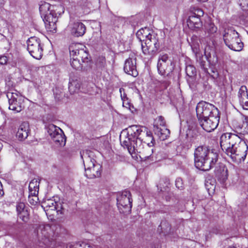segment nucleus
Segmentation results:
<instances>
[{
	"mask_svg": "<svg viewBox=\"0 0 248 248\" xmlns=\"http://www.w3.org/2000/svg\"><path fill=\"white\" fill-rule=\"evenodd\" d=\"M218 157V154L210 150L208 146H199L194 150L195 166L203 171H208L215 167V172L217 176L227 178V169L223 164L217 163Z\"/></svg>",
	"mask_w": 248,
	"mask_h": 248,
	"instance_id": "obj_1",
	"label": "nucleus"
},
{
	"mask_svg": "<svg viewBox=\"0 0 248 248\" xmlns=\"http://www.w3.org/2000/svg\"><path fill=\"white\" fill-rule=\"evenodd\" d=\"M70 64L77 70H87L90 67V57L86 46L81 44H72L69 47Z\"/></svg>",
	"mask_w": 248,
	"mask_h": 248,
	"instance_id": "obj_2",
	"label": "nucleus"
},
{
	"mask_svg": "<svg viewBox=\"0 0 248 248\" xmlns=\"http://www.w3.org/2000/svg\"><path fill=\"white\" fill-rule=\"evenodd\" d=\"M146 127L140 125H132L129 126L126 130L127 135L124 137L120 136V140L121 145L128 151L130 148H133L141 142L142 138L144 137L146 131Z\"/></svg>",
	"mask_w": 248,
	"mask_h": 248,
	"instance_id": "obj_3",
	"label": "nucleus"
},
{
	"mask_svg": "<svg viewBox=\"0 0 248 248\" xmlns=\"http://www.w3.org/2000/svg\"><path fill=\"white\" fill-rule=\"evenodd\" d=\"M244 134L239 135L232 133L223 134L220 138V145L222 150L228 154L231 150L244 140Z\"/></svg>",
	"mask_w": 248,
	"mask_h": 248,
	"instance_id": "obj_4",
	"label": "nucleus"
},
{
	"mask_svg": "<svg viewBox=\"0 0 248 248\" xmlns=\"http://www.w3.org/2000/svg\"><path fill=\"white\" fill-rule=\"evenodd\" d=\"M144 36L145 39L141 43L142 52L144 55L152 58L157 53L160 48L159 40L156 35L150 33L143 36V37Z\"/></svg>",
	"mask_w": 248,
	"mask_h": 248,
	"instance_id": "obj_5",
	"label": "nucleus"
},
{
	"mask_svg": "<svg viewBox=\"0 0 248 248\" xmlns=\"http://www.w3.org/2000/svg\"><path fill=\"white\" fill-rule=\"evenodd\" d=\"M223 39L226 45L231 49L240 51L243 47V43L239 38L238 33L233 29H225Z\"/></svg>",
	"mask_w": 248,
	"mask_h": 248,
	"instance_id": "obj_6",
	"label": "nucleus"
},
{
	"mask_svg": "<svg viewBox=\"0 0 248 248\" xmlns=\"http://www.w3.org/2000/svg\"><path fill=\"white\" fill-rule=\"evenodd\" d=\"M154 146L143 145L140 142L133 148H130L128 152L131 154L140 153V156L142 160L147 161L149 163H152L157 161V158L153 154L154 153Z\"/></svg>",
	"mask_w": 248,
	"mask_h": 248,
	"instance_id": "obj_7",
	"label": "nucleus"
},
{
	"mask_svg": "<svg viewBox=\"0 0 248 248\" xmlns=\"http://www.w3.org/2000/svg\"><path fill=\"white\" fill-rule=\"evenodd\" d=\"M196 113L198 120L219 114L218 109L213 104L201 101L196 107Z\"/></svg>",
	"mask_w": 248,
	"mask_h": 248,
	"instance_id": "obj_8",
	"label": "nucleus"
},
{
	"mask_svg": "<svg viewBox=\"0 0 248 248\" xmlns=\"http://www.w3.org/2000/svg\"><path fill=\"white\" fill-rule=\"evenodd\" d=\"M27 50L30 55L37 60L42 58L43 52V45L41 40L36 37H31L27 41Z\"/></svg>",
	"mask_w": 248,
	"mask_h": 248,
	"instance_id": "obj_9",
	"label": "nucleus"
},
{
	"mask_svg": "<svg viewBox=\"0 0 248 248\" xmlns=\"http://www.w3.org/2000/svg\"><path fill=\"white\" fill-rule=\"evenodd\" d=\"M172 61L167 54H160L158 57L157 70L160 75L170 76L174 69Z\"/></svg>",
	"mask_w": 248,
	"mask_h": 248,
	"instance_id": "obj_10",
	"label": "nucleus"
},
{
	"mask_svg": "<svg viewBox=\"0 0 248 248\" xmlns=\"http://www.w3.org/2000/svg\"><path fill=\"white\" fill-rule=\"evenodd\" d=\"M6 96L8 99L9 109L14 113H18L24 108L23 100L17 92H8Z\"/></svg>",
	"mask_w": 248,
	"mask_h": 248,
	"instance_id": "obj_11",
	"label": "nucleus"
},
{
	"mask_svg": "<svg viewBox=\"0 0 248 248\" xmlns=\"http://www.w3.org/2000/svg\"><path fill=\"white\" fill-rule=\"evenodd\" d=\"M117 206L120 212L126 213L131 211L132 206V200L129 191H123L117 198Z\"/></svg>",
	"mask_w": 248,
	"mask_h": 248,
	"instance_id": "obj_12",
	"label": "nucleus"
},
{
	"mask_svg": "<svg viewBox=\"0 0 248 248\" xmlns=\"http://www.w3.org/2000/svg\"><path fill=\"white\" fill-rule=\"evenodd\" d=\"M248 146L246 142L243 140L240 144L233 148L228 154L232 159L237 161H244L247 155Z\"/></svg>",
	"mask_w": 248,
	"mask_h": 248,
	"instance_id": "obj_13",
	"label": "nucleus"
},
{
	"mask_svg": "<svg viewBox=\"0 0 248 248\" xmlns=\"http://www.w3.org/2000/svg\"><path fill=\"white\" fill-rule=\"evenodd\" d=\"M219 119L220 116L219 114L199 119L198 122L203 129L207 132H211L217 127Z\"/></svg>",
	"mask_w": 248,
	"mask_h": 248,
	"instance_id": "obj_14",
	"label": "nucleus"
},
{
	"mask_svg": "<svg viewBox=\"0 0 248 248\" xmlns=\"http://www.w3.org/2000/svg\"><path fill=\"white\" fill-rule=\"evenodd\" d=\"M58 8L54 9H52L50 12L46 15H45L42 18L44 21L46 25L48 26V28L50 31H56V23L58 21V12H56Z\"/></svg>",
	"mask_w": 248,
	"mask_h": 248,
	"instance_id": "obj_15",
	"label": "nucleus"
},
{
	"mask_svg": "<svg viewBox=\"0 0 248 248\" xmlns=\"http://www.w3.org/2000/svg\"><path fill=\"white\" fill-rule=\"evenodd\" d=\"M53 227H54V226H52L49 224L40 226L39 230L38 232V236L44 244L46 245L53 237L54 235Z\"/></svg>",
	"mask_w": 248,
	"mask_h": 248,
	"instance_id": "obj_16",
	"label": "nucleus"
},
{
	"mask_svg": "<svg viewBox=\"0 0 248 248\" xmlns=\"http://www.w3.org/2000/svg\"><path fill=\"white\" fill-rule=\"evenodd\" d=\"M197 12V15L195 13H192L189 16L186 21L188 28L194 31H197L201 29L202 26V23L200 17L203 15V12L201 10H198Z\"/></svg>",
	"mask_w": 248,
	"mask_h": 248,
	"instance_id": "obj_17",
	"label": "nucleus"
},
{
	"mask_svg": "<svg viewBox=\"0 0 248 248\" xmlns=\"http://www.w3.org/2000/svg\"><path fill=\"white\" fill-rule=\"evenodd\" d=\"M124 69L126 73L133 77H136L138 75L136 68V58L133 55L125 60Z\"/></svg>",
	"mask_w": 248,
	"mask_h": 248,
	"instance_id": "obj_18",
	"label": "nucleus"
},
{
	"mask_svg": "<svg viewBox=\"0 0 248 248\" xmlns=\"http://www.w3.org/2000/svg\"><path fill=\"white\" fill-rule=\"evenodd\" d=\"M156 121H157L156 124L154 125V131L155 133L159 136L160 138L164 140L170 134V131L167 128H164L162 129L158 126V125L164 126L165 124L164 119L162 116H160L158 117Z\"/></svg>",
	"mask_w": 248,
	"mask_h": 248,
	"instance_id": "obj_19",
	"label": "nucleus"
},
{
	"mask_svg": "<svg viewBox=\"0 0 248 248\" xmlns=\"http://www.w3.org/2000/svg\"><path fill=\"white\" fill-rule=\"evenodd\" d=\"M93 153L91 151L86 150L84 151L83 154H81V156L83 159L84 166L85 168V172L86 170H88L94 166L97 165L96 164V161L93 158Z\"/></svg>",
	"mask_w": 248,
	"mask_h": 248,
	"instance_id": "obj_20",
	"label": "nucleus"
},
{
	"mask_svg": "<svg viewBox=\"0 0 248 248\" xmlns=\"http://www.w3.org/2000/svg\"><path fill=\"white\" fill-rule=\"evenodd\" d=\"M186 74V80L191 89L195 87V83L197 76V71L195 67L192 65H187L185 69Z\"/></svg>",
	"mask_w": 248,
	"mask_h": 248,
	"instance_id": "obj_21",
	"label": "nucleus"
},
{
	"mask_svg": "<svg viewBox=\"0 0 248 248\" xmlns=\"http://www.w3.org/2000/svg\"><path fill=\"white\" fill-rule=\"evenodd\" d=\"M86 31V27L81 22H75L73 23L71 30V33L76 37L83 36Z\"/></svg>",
	"mask_w": 248,
	"mask_h": 248,
	"instance_id": "obj_22",
	"label": "nucleus"
},
{
	"mask_svg": "<svg viewBox=\"0 0 248 248\" xmlns=\"http://www.w3.org/2000/svg\"><path fill=\"white\" fill-rule=\"evenodd\" d=\"M29 131L28 123L23 122L19 126L16 136L20 140H25L28 136Z\"/></svg>",
	"mask_w": 248,
	"mask_h": 248,
	"instance_id": "obj_23",
	"label": "nucleus"
},
{
	"mask_svg": "<svg viewBox=\"0 0 248 248\" xmlns=\"http://www.w3.org/2000/svg\"><path fill=\"white\" fill-rule=\"evenodd\" d=\"M142 139L141 143L143 145L154 146L155 144V140L153 136L152 132L146 128V131L144 137L141 138Z\"/></svg>",
	"mask_w": 248,
	"mask_h": 248,
	"instance_id": "obj_24",
	"label": "nucleus"
},
{
	"mask_svg": "<svg viewBox=\"0 0 248 248\" xmlns=\"http://www.w3.org/2000/svg\"><path fill=\"white\" fill-rule=\"evenodd\" d=\"M58 7L54 5H51L49 3L45 1H40L39 3V11L41 17H42L45 16V15L50 12L51 9H54Z\"/></svg>",
	"mask_w": 248,
	"mask_h": 248,
	"instance_id": "obj_25",
	"label": "nucleus"
},
{
	"mask_svg": "<svg viewBox=\"0 0 248 248\" xmlns=\"http://www.w3.org/2000/svg\"><path fill=\"white\" fill-rule=\"evenodd\" d=\"M100 166L99 165L94 166L92 169L86 170L85 172L86 176L89 179H93L99 177L101 175V172L99 170Z\"/></svg>",
	"mask_w": 248,
	"mask_h": 248,
	"instance_id": "obj_26",
	"label": "nucleus"
},
{
	"mask_svg": "<svg viewBox=\"0 0 248 248\" xmlns=\"http://www.w3.org/2000/svg\"><path fill=\"white\" fill-rule=\"evenodd\" d=\"M58 203L51 199H47L42 202V207L46 211L57 210Z\"/></svg>",
	"mask_w": 248,
	"mask_h": 248,
	"instance_id": "obj_27",
	"label": "nucleus"
},
{
	"mask_svg": "<svg viewBox=\"0 0 248 248\" xmlns=\"http://www.w3.org/2000/svg\"><path fill=\"white\" fill-rule=\"evenodd\" d=\"M46 130L51 139L59 132H62V130L60 127L53 124H49L46 126Z\"/></svg>",
	"mask_w": 248,
	"mask_h": 248,
	"instance_id": "obj_28",
	"label": "nucleus"
},
{
	"mask_svg": "<svg viewBox=\"0 0 248 248\" xmlns=\"http://www.w3.org/2000/svg\"><path fill=\"white\" fill-rule=\"evenodd\" d=\"M52 139L58 145L63 146L65 145L66 137L62 131V132H59Z\"/></svg>",
	"mask_w": 248,
	"mask_h": 248,
	"instance_id": "obj_29",
	"label": "nucleus"
},
{
	"mask_svg": "<svg viewBox=\"0 0 248 248\" xmlns=\"http://www.w3.org/2000/svg\"><path fill=\"white\" fill-rule=\"evenodd\" d=\"M29 189L30 195L35 196L38 194L39 191V183L36 180H33L30 183Z\"/></svg>",
	"mask_w": 248,
	"mask_h": 248,
	"instance_id": "obj_30",
	"label": "nucleus"
},
{
	"mask_svg": "<svg viewBox=\"0 0 248 248\" xmlns=\"http://www.w3.org/2000/svg\"><path fill=\"white\" fill-rule=\"evenodd\" d=\"M80 84L78 80H70L68 89L71 93L74 94V93H78L80 89Z\"/></svg>",
	"mask_w": 248,
	"mask_h": 248,
	"instance_id": "obj_31",
	"label": "nucleus"
},
{
	"mask_svg": "<svg viewBox=\"0 0 248 248\" xmlns=\"http://www.w3.org/2000/svg\"><path fill=\"white\" fill-rule=\"evenodd\" d=\"M238 96L239 103H243V100H247L248 98L247 88L246 86H242L239 90Z\"/></svg>",
	"mask_w": 248,
	"mask_h": 248,
	"instance_id": "obj_32",
	"label": "nucleus"
},
{
	"mask_svg": "<svg viewBox=\"0 0 248 248\" xmlns=\"http://www.w3.org/2000/svg\"><path fill=\"white\" fill-rule=\"evenodd\" d=\"M205 32L207 33L209 35L211 36L215 33L217 31V27L212 22L206 24L205 26Z\"/></svg>",
	"mask_w": 248,
	"mask_h": 248,
	"instance_id": "obj_33",
	"label": "nucleus"
},
{
	"mask_svg": "<svg viewBox=\"0 0 248 248\" xmlns=\"http://www.w3.org/2000/svg\"><path fill=\"white\" fill-rule=\"evenodd\" d=\"M208 61L210 65L216 66L218 63V57L215 52L210 54L208 58Z\"/></svg>",
	"mask_w": 248,
	"mask_h": 248,
	"instance_id": "obj_34",
	"label": "nucleus"
},
{
	"mask_svg": "<svg viewBox=\"0 0 248 248\" xmlns=\"http://www.w3.org/2000/svg\"><path fill=\"white\" fill-rule=\"evenodd\" d=\"M96 64L98 68L101 69L105 68L107 66L105 57L103 56L99 57L96 60Z\"/></svg>",
	"mask_w": 248,
	"mask_h": 248,
	"instance_id": "obj_35",
	"label": "nucleus"
},
{
	"mask_svg": "<svg viewBox=\"0 0 248 248\" xmlns=\"http://www.w3.org/2000/svg\"><path fill=\"white\" fill-rule=\"evenodd\" d=\"M18 216L24 222H27L29 219V214L27 210L18 213Z\"/></svg>",
	"mask_w": 248,
	"mask_h": 248,
	"instance_id": "obj_36",
	"label": "nucleus"
},
{
	"mask_svg": "<svg viewBox=\"0 0 248 248\" xmlns=\"http://www.w3.org/2000/svg\"><path fill=\"white\" fill-rule=\"evenodd\" d=\"M17 214L20 212L25 211V204L23 202H18L16 206Z\"/></svg>",
	"mask_w": 248,
	"mask_h": 248,
	"instance_id": "obj_37",
	"label": "nucleus"
},
{
	"mask_svg": "<svg viewBox=\"0 0 248 248\" xmlns=\"http://www.w3.org/2000/svg\"><path fill=\"white\" fill-rule=\"evenodd\" d=\"M237 2L243 10L248 7V0H237Z\"/></svg>",
	"mask_w": 248,
	"mask_h": 248,
	"instance_id": "obj_38",
	"label": "nucleus"
},
{
	"mask_svg": "<svg viewBox=\"0 0 248 248\" xmlns=\"http://www.w3.org/2000/svg\"><path fill=\"white\" fill-rule=\"evenodd\" d=\"M175 186L179 189H182L184 187L183 180L181 178H177L175 180Z\"/></svg>",
	"mask_w": 248,
	"mask_h": 248,
	"instance_id": "obj_39",
	"label": "nucleus"
},
{
	"mask_svg": "<svg viewBox=\"0 0 248 248\" xmlns=\"http://www.w3.org/2000/svg\"><path fill=\"white\" fill-rule=\"evenodd\" d=\"M199 64L200 67L203 70L204 72L206 74H209L208 71V69L206 67V62L202 60H200L199 62Z\"/></svg>",
	"mask_w": 248,
	"mask_h": 248,
	"instance_id": "obj_40",
	"label": "nucleus"
},
{
	"mask_svg": "<svg viewBox=\"0 0 248 248\" xmlns=\"http://www.w3.org/2000/svg\"><path fill=\"white\" fill-rule=\"evenodd\" d=\"M162 182H164L165 186H164V188H165V187H168V186L170 185V181L169 179L168 178H164L160 180L159 185L160 186H163L162 184Z\"/></svg>",
	"mask_w": 248,
	"mask_h": 248,
	"instance_id": "obj_41",
	"label": "nucleus"
},
{
	"mask_svg": "<svg viewBox=\"0 0 248 248\" xmlns=\"http://www.w3.org/2000/svg\"><path fill=\"white\" fill-rule=\"evenodd\" d=\"M124 90L123 88H120L119 89V92L121 93V99H122V101H124V100L127 98V97L126 96V94L124 92Z\"/></svg>",
	"mask_w": 248,
	"mask_h": 248,
	"instance_id": "obj_42",
	"label": "nucleus"
},
{
	"mask_svg": "<svg viewBox=\"0 0 248 248\" xmlns=\"http://www.w3.org/2000/svg\"><path fill=\"white\" fill-rule=\"evenodd\" d=\"M239 103L244 109L248 110V97L247 100H243V103Z\"/></svg>",
	"mask_w": 248,
	"mask_h": 248,
	"instance_id": "obj_43",
	"label": "nucleus"
},
{
	"mask_svg": "<svg viewBox=\"0 0 248 248\" xmlns=\"http://www.w3.org/2000/svg\"><path fill=\"white\" fill-rule=\"evenodd\" d=\"M8 61L7 57L5 56L0 57V64L1 65L5 64Z\"/></svg>",
	"mask_w": 248,
	"mask_h": 248,
	"instance_id": "obj_44",
	"label": "nucleus"
},
{
	"mask_svg": "<svg viewBox=\"0 0 248 248\" xmlns=\"http://www.w3.org/2000/svg\"><path fill=\"white\" fill-rule=\"evenodd\" d=\"M123 106L126 108H129L130 107V103L128 101V98L123 101Z\"/></svg>",
	"mask_w": 248,
	"mask_h": 248,
	"instance_id": "obj_45",
	"label": "nucleus"
},
{
	"mask_svg": "<svg viewBox=\"0 0 248 248\" xmlns=\"http://www.w3.org/2000/svg\"><path fill=\"white\" fill-rule=\"evenodd\" d=\"M212 72L214 74L212 77L214 78H217L218 76V74L217 73V70L215 68H213L212 69Z\"/></svg>",
	"mask_w": 248,
	"mask_h": 248,
	"instance_id": "obj_46",
	"label": "nucleus"
},
{
	"mask_svg": "<svg viewBox=\"0 0 248 248\" xmlns=\"http://www.w3.org/2000/svg\"><path fill=\"white\" fill-rule=\"evenodd\" d=\"M192 146V142L191 141H188L186 143V147L187 149H189L191 148Z\"/></svg>",
	"mask_w": 248,
	"mask_h": 248,
	"instance_id": "obj_47",
	"label": "nucleus"
},
{
	"mask_svg": "<svg viewBox=\"0 0 248 248\" xmlns=\"http://www.w3.org/2000/svg\"><path fill=\"white\" fill-rule=\"evenodd\" d=\"M4 194V192L2 190V186L0 182V197H2Z\"/></svg>",
	"mask_w": 248,
	"mask_h": 248,
	"instance_id": "obj_48",
	"label": "nucleus"
},
{
	"mask_svg": "<svg viewBox=\"0 0 248 248\" xmlns=\"http://www.w3.org/2000/svg\"><path fill=\"white\" fill-rule=\"evenodd\" d=\"M245 120H246V124H247V130L246 131V132L247 133H248V117H246L245 118Z\"/></svg>",
	"mask_w": 248,
	"mask_h": 248,
	"instance_id": "obj_49",
	"label": "nucleus"
},
{
	"mask_svg": "<svg viewBox=\"0 0 248 248\" xmlns=\"http://www.w3.org/2000/svg\"><path fill=\"white\" fill-rule=\"evenodd\" d=\"M142 31H143V30L139 31L137 33V35L139 36L140 34H142Z\"/></svg>",
	"mask_w": 248,
	"mask_h": 248,
	"instance_id": "obj_50",
	"label": "nucleus"
},
{
	"mask_svg": "<svg viewBox=\"0 0 248 248\" xmlns=\"http://www.w3.org/2000/svg\"><path fill=\"white\" fill-rule=\"evenodd\" d=\"M4 3V0H0V7L2 6Z\"/></svg>",
	"mask_w": 248,
	"mask_h": 248,
	"instance_id": "obj_51",
	"label": "nucleus"
},
{
	"mask_svg": "<svg viewBox=\"0 0 248 248\" xmlns=\"http://www.w3.org/2000/svg\"><path fill=\"white\" fill-rule=\"evenodd\" d=\"M228 248H236L234 246H230Z\"/></svg>",
	"mask_w": 248,
	"mask_h": 248,
	"instance_id": "obj_52",
	"label": "nucleus"
}]
</instances>
